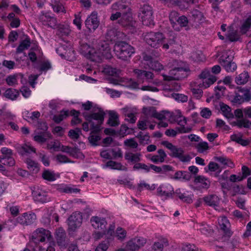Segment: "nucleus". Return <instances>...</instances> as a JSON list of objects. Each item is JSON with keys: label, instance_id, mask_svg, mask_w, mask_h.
<instances>
[{"label": "nucleus", "instance_id": "obj_1", "mask_svg": "<svg viewBox=\"0 0 251 251\" xmlns=\"http://www.w3.org/2000/svg\"><path fill=\"white\" fill-rule=\"evenodd\" d=\"M132 33L127 32V35H126L124 32H106L105 36L100 40L97 48L104 58L110 59L112 54L109 44L116 42L114 49L116 55L118 58L126 60L135 52V49L129 44L121 40H129L130 35Z\"/></svg>", "mask_w": 251, "mask_h": 251}, {"label": "nucleus", "instance_id": "obj_2", "mask_svg": "<svg viewBox=\"0 0 251 251\" xmlns=\"http://www.w3.org/2000/svg\"><path fill=\"white\" fill-rule=\"evenodd\" d=\"M105 114L101 108H97L93 109L90 112H84L83 116L90 124L91 129L93 130V132H100Z\"/></svg>", "mask_w": 251, "mask_h": 251}, {"label": "nucleus", "instance_id": "obj_3", "mask_svg": "<svg viewBox=\"0 0 251 251\" xmlns=\"http://www.w3.org/2000/svg\"><path fill=\"white\" fill-rule=\"evenodd\" d=\"M189 69L187 68L176 67L170 71L171 75H163V79L168 81L169 85H172L171 89L178 90L180 88V85L178 83L173 80H179L186 77L188 75Z\"/></svg>", "mask_w": 251, "mask_h": 251}, {"label": "nucleus", "instance_id": "obj_4", "mask_svg": "<svg viewBox=\"0 0 251 251\" xmlns=\"http://www.w3.org/2000/svg\"><path fill=\"white\" fill-rule=\"evenodd\" d=\"M161 144L171 151L169 155L174 158H177L182 162H188L191 157L189 155H184V150L181 148H178L167 141H162Z\"/></svg>", "mask_w": 251, "mask_h": 251}, {"label": "nucleus", "instance_id": "obj_5", "mask_svg": "<svg viewBox=\"0 0 251 251\" xmlns=\"http://www.w3.org/2000/svg\"><path fill=\"white\" fill-rule=\"evenodd\" d=\"M139 17L142 24L146 26L154 25L153 11L152 7L148 4H144L140 9Z\"/></svg>", "mask_w": 251, "mask_h": 251}, {"label": "nucleus", "instance_id": "obj_6", "mask_svg": "<svg viewBox=\"0 0 251 251\" xmlns=\"http://www.w3.org/2000/svg\"><path fill=\"white\" fill-rule=\"evenodd\" d=\"M99 51H100L99 50ZM79 52L84 57L93 62H99L101 60V56H100V51L98 53L96 50L91 47L86 43H81L79 47Z\"/></svg>", "mask_w": 251, "mask_h": 251}, {"label": "nucleus", "instance_id": "obj_7", "mask_svg": "<svg viewBox=\"0 0 251 251\" xmlns=\"http://www.w3.org/2000/svg\"><path fill=\"white\" fill-rule=\"evenodd\" d=\"M119 23L125 28V30L136 31L139 29V24L133 20L131 13L129 12L123 13Z\"/></svg>", "mask_w": 251, "mask_h": 251}, {"label": "nucleus", "instance_id": "obj_8", "mask_svg": "<svg viewBox=\"0 0 251 251\" xmlns=\"http://www.w3.org/2000/svg\"><path fill=\"white\" fill-rule=\"evenodd\" d=\"M165 37L162 32H146L144 40L146 43L153 48H158L163 42Z\"/></svg>", "mask_w": 251, "mask_h": 251}, {"label": "nucleus", "instance_id": "obj_9", "mask_svg": "<svg viewBox=\"0 0 251 251\" xmlns=\"http://www.w3.org/2000/svg\"><path fill=\"white\" fill-rule=\"evenodd\" d=\"M52 238L50 232L43 228H39L34 231L31 236V242L36 245L40 242H44L47 239L50 241Z\"/></svg>", "mask_w": 251, "mask_h": 251}, {"label": "nucleus", "instance_id": "obj_10", "mask_svg": "<svg viewBox=\"0 0 251 251\" xmlns=\"http://www.w3.org/2000/svg\"><path fill=\"white\" fill-rule=\"evenodd\" d=\"M147 239L143 237L137 236L128 241L126 248L128 251H138L140 248L145 246Z\"/></svg>", "mask_w": 251, "mask_h": 251}, {"label": "nucleus", "instance_id": "obj_11", "mask_svg": "<svg viewBox=\"0 0 251 251\" xmlns=\"http://www.w3.org/2000/svg\"><path fill=\"white\" fill-rule=\"evenodd\" d=\"M82 221V216L79 212H75L73 213L68 218V226L69 230L74 231L79 227Z\"/></svg>", "mask_w": 251, "mask_h": 251}, {"label": "nucleus", "instance_id": "obj_12", "mask_svg": "<svg viewBox=\"0 0 251 251\" xmlns=\"http://www.w3.org/2000/svg\"><path fill=\"white\" fill-rule=\"evenodd\" d=\"M2 155H0V159H2L3 165L8 166H13L15 164V161L13 158L12 150L3 147L0 150Z\"/></svg>", "mask_w": 251, "mask_h": 251}, {"label": "nucleus", "instance_id": "obj_13", "mask_svg": "<svg viewBox=\"0 0 251 251\" xmlns=\"http://www.w3.org/2000/svg\"><path fill=\"white\" fill-rule=\"evenodd\" d=\"M199 77L200 78L203 79L202 86L204 88L209 87L217 80V77L214 75H211L210 72L206 69L201 73Z\"/></svg>", "mask_w": 251, "mask_h": 251}, {"label": "nucleus", "instance_id": "obj_14", "mask_svg": "<svg viewBox=\"0 0 251 251\" xmlns=\"http://www.w3.org/2000/svg\"><path fill=\"white\" fill-rule=\"evenodd\" d=\"M85 24L86 27L89 30H96L100 25V22L98 20L97 13L92 12L86 20Z\"/></svg>", "mask_w": 251, "mask_h": 251}, {"label": "nucleus", "instance_id": "obj_15", "mask_svg": "<svg viewBox=\"0 0 251 251\" xmlns=\"http://www.w3.org/2000/svg\"><path fill=\"white\" fill-rule=\"evenodd\" d=\"M202 13L199 10H194L192 12V16L189 18V25L194 29H197L200 26L201 22L203 20Z\"/></svg>", "mask_w": 251, "mask_h": 251}, {"label": "nucleus", "instance_id": "obj_16", "mask_svg": "<svg viewBox=\"0 0 251 251\" xmlns=\"http://www.w3.org/2000/svg\"><path fill=\"white\" fill-rule=\"evenodd\" d=\"M36 219V216L34 213H25L17 218V221L23 225H29L33 224Z\"/></svg>", "mask_w": 251, "mask_h": 251}, {"label": "nucleus", "instance_id": "obj_17", "mask_svg": "<svg viewBox=\"0 0 251 251\" xmlns=\"http://www.w3.org/2000/svg\"><path fill=\"white\" fill-rule=\"evenodd\" d=\"M133 73L139 80H142V82H144V79L150 81L154 77L153 74L150 71L136 69L133 70Z\"/></svg>", "mask_w": 251, "mask_h": 251}, {"label": "nucleus", "instance_id": "obj_18", "mask_svg": "<svg viewBox=\"0 0 251 251\" xmlns=\"http://www.w3.org/2000/svg\"><path fill=\"white\" fill-rule=\"evenodd\" d=\"M32 195L35 201L45 203L50 201V197L47 192L40 189H37L32 192Z\"/></svg>", "mask_w": 251, "mask_h": 251}, {"label": "nucleus", "instance_id": "obj_19", "mask_svg": "<svg viewBox=\"0 0 251 251\" xmlns=\"http://www.w3.org/2000/svg\"><path fill=\"white\" fill-rule=\"evenodd\" d=\"M92 226L96 229H100L103 231L106 228L107 222L104 218L98 216L92 217L91 219Z\"/></svg>", "mask_w": 251, "mask_h": 251}, {"label": "nucleus", "instance_id": "obj_20", "mask_svg": "<svg viewBox=\"0 0 251 251\" xmlns=\"http://www.w3.org/2000/svg\"><path fill=\"white\" fill-rule=\"evenodd\" d=\"M172 24H175L176 25H179L181 28H184V30H193L194 28L191 27V25H189V19H188L185 16H181L178 18L175 23L173 20L170 18Z\"/></svg>", "mask_w": 251, "mask_h": 251}, {"label": "nucleus", "instance_id": "obj_21", "mask_svg": "<svg viewBox=\"0 0 251 251\" xmlns=\"http://www.w3.org/2000/svg\"><path fill=\"white\" fill-rule=\"evenodd\" d=\"M174 191L173 188L169 184L164 185L162 184L160 185L157 189V193L159 196H165L167 197L173 198V193Z\"/></svg>", "mask_w": 251, "mask_h": 251}, {"label": "nucleus", "instance_id": "obj_22", "mask_svg": "<svg viewBox=\"0 0 251 251\" xmlns=\"http://www.w3.org/2000/svg\"><path fill=\"white\" fill-rule=\"evenodd\" d=\"M66 234L65 230L61 227L58 228L55 231V238L59 246L64 247L66 244Z\"/></svg>", "mask_w": 251, "mask_h": 251}, {"label": "nucleus", "instance_id": "obj_23", "mask_svg": "<svg viewBox=\"0 0 251 251\" xmlns=\"http://www.w3.org/2000/svg\"><path fill=\"white\" fill-rule=\"evenodd\" d=\"M169 245V241L167 239L161 237L157 241L155 242L151 248L152 251H163L165 247Z\"/></svg>", "mask_w": 251, "mask_h": 251}, {"label": "nucleus", "instance_id": "obj_24", "mask_svg": "<svg viewBox=\"0 0 251 251\" xmlns=\"http://www.w3.org/2000/svg\"><path fill=\"white\" fill-rule=\"evenodd\" d=\"M205 204L209 206L215 207L219 205L220 199L216 195H209L203 198Z\"/></svg>", "mask_w": 251, "mask_h": 251}, {"label": "nucleus", "instance_id": "obj_25", "mask_svg": "<svg viewBox=\"0 0 251 251\" xmlns=\"http://www.w3.org/2000/svg\"><path fill=\"white\" fill-rule=\"evenodd\" d=\"M233 51L232 50H225L222 53L219 58L220 63L221 65H223V63L232 60L234 57Z\"/></svg>", "mask_w": 251, "mask_h": 251}, {"label": "nucleus", "instance_id": "obj_26", "mask_svg": "<svg viewBox=\"0 0 251 251\" xmlns=\"http://www.w3.org/2000/svg\"><path fill=\"white\" fill-rule=\"evenodd\" d=\"M192 177L191 174L187 171H178L175 173L172 178L178 180H189Z\"/></svg>", "mask_w": 251, "mask_h": 251}, {"label": "nucleus", "instance_id": "obj_27", "mask_svg": "<svg viewBox=\"0 0 251 251\" xmlns=\"http://www.w3.org/2000/svg\"><path fill=\"white\" fill-rule=\"evenodd\" d=\"M158 155H154L151 158V160L155 164L163 163L165 161L167 157V154L162 149H159L157 151Z\"/></svg>", "mask_w": 251, "mask_h": 251}, {"label": "nucleus", "instance_id": "obj_28", "mask_svg": "<svg viewBox=\"0 0 251 251\" xmlns=\"http://www.w3.org/2000/svg\"><path fill=\"white\" fill-rule=\"evenodd\" d=\"M247 32H226V42H230L241 41V35Z\"/></svg>", "mask_w": 251, "mask_h": 251}, {"label": "nucleus", "instance_id": "obj_29", "mask_svg": "<svg viewBox=\"0 0 251 251\" xmlns=\"http://www.w3.org/2000/svg\"><path fill=\"white\" fill-rule=\"evenodd\" d=\"M163 3L169 6H180L183 3H193L194 0H160Z\"/></svg>", "mask_w": 251, "mask_h": 251}, {"label": "nucleus", "instance_id": "obj_30", "mask_svg": "<svg viewBox=\"0 0 251 251\" xmlns=\"http://www.w3.org/2000/svg\"><path fill=\"white\" fill-rule=\"evenodd\" d=\"M18 152L21 155H27L31 152H35V149L32 147L25 144L17 148Z\"/></svg>", "mask_w": 251, "mask_h": 251}, {"label": "nucleus", "instance_id": "obj_31", "mask_svg": "<svg viewBox=\"0 0 251 251\" xmlns=\"http://www.w3.org/2000/svg\"><path fill=\"white\" fill-rule=\"evenodd\" d=\"M56 20L54 18H50L49 22V25L51 27L54 29H57L58 31H63V30H69V26L68 25H64L56 24Z\"/></svg>", "mask_w": 251, "mask_h": 251}, {"label": "nucleus", "instance_id": "obj_32", "mask_svg": "<svg viewBox=\"0 0 251 251\" xmlns=\"http://www.w3.org/2000/svg\"><path fill=\"white\" fill-rule=\"evenodd\" d=\"M63 152L69 154L71 156L75 157L80 152V150L77 147L72 148L69 146L62 145L60 150Z\"/></svg>", "mask_w": 251, "mask_h": 251}, {"label": "nucleus", "instance_id": "obj_33", "mask_svg": "<svg viewBox=\"0 0 251 251\" xmlns=\"http://www.w3.org/2000/svg\"><path fill=\"white\" fill-rule=\"evenodd\" d=\"M126 8L128 10L129 9L128 7L127 0H121L113 3L111 6L112 10L115 11H122Z\"/></svg>", "mask_w": 251, "mask_h": 251}, {"label": "nucleus", "instance_id": "obj_34", "mask_svg": "<svg viewBox=\"0 0 251 251\" xmlns=\"http://www.w3.org/2000/svg\"><path fill=\"white\" fill-rule=\"evenodd\" d=\"M241 31H248L251 29V15L247 16L241 21Z\"/></svg>", "mask_w": 251, "mask_h": 251}, {"label": "nucleus", "instance_id": "obj_35", "mask_svg": "<svg viewBox=\"0 0 251 251\" xmlns=\"http://www.w3.org/2000/svg\"><path fill=\"white\" fill-rule=\"evenodd\" d=\"M249 78V75L248 73L246 71H244L235 77V81L238 85H243L248 81Z\"/></svg>", "mask_w": 251, "mask_h": 251}, {"label": "nucleus", "instance_id": "obj_36", "mask_svg": "<svg viewBox=\"0 0 251 251\" xmlns=\"http://www.w3.org/2000/svg\"><path fill=\"white\" fill-rule=\"evenodd\" d=\"M104 73L111 76H118L121 74V70L110 65H106L104 68Z\"/></svg>", "mask_w": 251, "mask_h": 251}, {"label": "nucleus", "instance_id": "obj_37", "mask_svg": "<svg viewBox=\"0 0 251 251\" xmlns=\"http://www.w3.org/2000/svg\"><path fill=\"white\" fill-rule=\"evenodd\" d=\"M30 46V39L26 37L25 39L23 40L16 49V53H22L24 50L27 49Z\"/></svg>", "mask_w": 251, "mask_h": 251}, {"label": "nucleus", "instance_id": "obj_38", "mask_svg": "<svg viewBox=\"0 0 251 251\" xmlns=\"http://www.w3.org/2000/svg\"><path fill=\"white\" fill-rule=\"evenodd\" d=\"M57 190L60 192L65 193H77L80 190L77 188H72L67 185H60L57 187Z\"/></svg>", "mask_w": 251, "mask_h": 251}, {"label": "nucleus", "instance_id": "obj_39", "mask_svg": "<svg viewBox=\"0 0 251 251\" xmlns=\"http://www.w3.org/2000/svg\"><path fill=\"white\" fill-rule=\"evenodd\" d=\"M118 118L119 117L116 112L114 111H111L109 113V118L108 121V124L112 126H118L120 124Z\"/></svg>", "mask_w": 251, "mask_h": 251}, {"label": "nucleus", "instance_id": "obj_40", "mask_svg": "<svg viewBox=\"0 0 251 251\" xmlns=\"http://www.w3.org/2000/svg\"><path fill=\"white\" fill-rule=\"evenodd\" d=\"M146 189L148 190H154L155 189V185L154 184L150 185L149 184L146 183L145 181H141L138 184L137 187V190L141 192L144 189Z\"/></svg>", "mask_w": 251, "mask_h": 251}, {"label": "nucleus", "instance_id": "obj_41", "mask_svg": "<svg viewBox=\"0 0 251 251\" xmlns=\"http://www.w3.org/2000/svg\"><path fill=\"white\" fill-rule=\"evenodd\" d=\"M19 95V92L16 89L12 88H9L7 89L4 93L5 97L11 100H16Z\"/></svg>", "mask_w": 251, "mask_h": 251}, {"label": "nucleus", "instance_id": "obj_42", "mask_svg": "<svg viewBox=\"0 0 251 251\" xmlns=\"http://www.w3.org/2000/svg\"><path fill=\"white\" fill-rule=\"evenodd\" d=\"M215 160L221 163L222 164L229 167L231 168L234 167V164L229 158L225 156L215 157Z\"/></svg>", "mask_w": 251, "mask_h": 251}, {"label": "nucleus", "instance_id": "obj_43", "mask_svg": "<svg viewBox=\"0 0 251 251\" xmlns=\"http://www.w3.org/2000/svg\"><path fill=\"white\" fill-rule=\"evenodd\" d=\"M238 89L245 101H249L251 100V92L249 89L241 87H238Z\"/></svg>", "mask_w": 251, "mask_h": 251}, {"label": "nucleus", "instance_id": "obj_44", "mask_svg": "<svg viewBox=\"0 0 251 251\" xmlns=\"http://www.w3.org/2000/svg\"><path fill=\"white\" fill-rule=\"evenodd\" d=\"M122 82L125 83L123 85L131 89L138 88L139 83L131 78H123Z\"/></svg>", "mask_w": 251, "mask_h": 251}, {"label": "nucleus", "instance_id": "obj_45", "mask_svg": "<svg viewBox=\"0 0 251 251\" xmlns=\"http://www.w3.org/2000/svg\"><path fill=\"white\" fill-rule=\"evenodd\" d=\"M90 135L88 137V140L90 144L93 146H97V142L100 140V137L98 134L100 132H93V130H91Z\"/></svg>", "mask_w": 251, "mask_h": 251}, {"label": "nucleus", "instance_id": "obj_46", "mask_svg": "<svg viewBox=\"0 0 251 251\" xmlns=\"http://www.w3.org/2000/svg\"><path fill=\"white\" fill-rule=\"evenodd\" d=\"M173 194H176L179 199L184 202L190 203L192 201L191 198L188 196H186L185 193H182L180 189H176Z\"/></svg>", "mask_w": 251, "mask_h": 251}, {"label": "nucleus", "instance_id": "obj_47", "mask_svg": "<svg viewBox=\"0 0 251 251\" xmlns=\"http://www.w3.org/2000/svg\"><path fill=\"white\" fill-rule=\"evenodd\" d=\"M69 115V111H62L59 114L54 115L52 120L55 123L59 124Z\"/></svg>", "mask_w": 251, "mask_h": 251}, {"label": "nucleus", "instance_id": "obj_48", "mask_svg": "<svg viewBox=\"0 0 251 251\" xmlns=\"http://www.w3.org/2000/svg\"><path fill=\"white\" fill-rule=\"evenodd\" d=\"M51 134L49 132H45L42 134L37 135L34 137V140L40 143H43L46 142L48 138L51 137Z\"/></svg>", "mask_w": 251, "mask_h": 251}, {"label": "nucleus", "instance_id": "obj_49", "mask_svg": "<svg viewBox=\"0 0 251 251\" xmlns=\"http://www.w3.org/2000/svg\"><path fill=\"white\" fill-rule=\"evenodd\" d=\"M140 153H126L125 155V159L132 162H137L140 160Z\"/></svg>", "mask_w": 251, "mask_h": 251}, {"label": "nucleus", "instance_id": "obj_50", "mask_svg": "<svg viewBox=\"0 0 251 251\" xmlns=\"http://www.w3.org/2000/svg\"><path fill=\"white\" fill-rule=\"evenodd\" d=\"M222 66L227 72H233L237 68L236 63L233 62L232 60L227 61V63L226 62V63L224 62Z\"/></svg>", "mask_w": 251, "mask_h": 251}, {"label": "nucleus", "instance_id": "obj_51", "mask_svg": "<svg viewBox=\"0 0 251 251\" xmlns=\"http://www.w3.org/2000/svg\"><path fill=\"white\" fill-rule=\"evenodd\" d=\"M219 223L221 229L225 233H227L229 231L228 226L229 223L227 218L225 217H223Z\"/></svg>", "mask_w": 251, "mask_h": 251}, {"label": "nucleus", "instance_id": "obj_52", "mask_svg": "<svg viewBox=\"0 0 251 251\" xmlns=\"http://www.w3.org/2000/svg\"><path fill=\"white\" fill-rule=\"evenodd\" d=\"M80 112L79 111H76L75 109L71 110L70 111V114L73 116L74 117L72 120L71 123L73 125H76L80 124L82 121L78 118Z\"/></svg>", "mask_w": 251, "mask_h": 251}, {"label": "nucleus", "instance_id": "obj_53", "mask_svg": "<svg viewBox=\"0 0 251 251\" xmlns=\"http://www.w3.org/2000/svg\"><path fill=\"white\" fill-rule=\"evenodd\" d=\"M221 110L223 115L227 118H230L233 116L231 112V108L226 104L222 103L220 104Z\"/></svg>", "mask_w": 251, "mask_h": 251}, {"label": "nucleus", "instance_id": "obj_54", "mask_svg": "<svg viewBox=\"0 0 251 251\" xmlns=\"http://www.w3.org/2000/svg\"><path fill=\"white\" fill-rule=\"evenodd\" d=\"M23 77L22 75H9L6 78V81L8 85L13 86L17 83V79L19 77L22 79Z\"/></svg>", "mask_w": 251, "mask_h": 251}, {"label": "nucleus", "instance_id": "obj_55", "mask_svg": "<svg viewBox=\"0 0 251 251\" xmlns=\"http://www.w3.org/2000/svg\"><path fill=\"white\" fill-rule=\"evenodd\" d=\"M230 139L232 141H235L236 143L244 146H247L249 143L248 141L242 138L241 135L233 134L230 136Z\"/></svg>", "mask_w": 251, "mask_h": 251}, {"label": "nucleus", "instance_id": "obj_56", "mask_svg": "<svg viewBox=\"0 0 251 251\" xmlns=\"http://www.w3.org/2000/svg\"><path fill=\"white\" fill-rule=\"evenodd\" d=\"M25 162L27 164L28 169H29L30 171H35V172L38 171L39 169L38 167V164L36 162L34 161L30 158H27L26 159Z\"/></svg>", "mask_w": 251, "mask_h": 251}, {"label": "nucleus", "instance_id": "obj_57", "mask_svg": "<svg viewBox=\"0 0 251 251\" xmlns=\"http://www.w3.org/2000/svg\"><path fill=\"white\" fill-rule=\"evenodd\" d=\"M106 166L112 169H116L119 170H123V166L121 163H118L112 160L108 161L106 164Z\"/></svg>", "mask_w": 251, "mask_h": 251}, {"label": "nucleus", "instance_id": "obj_58", "mask_svg": "<svg viewBox=\"0 0 251 251\" xmlns=\"http://www.w3.org/2000/svg\"><path fill=\"white\" fill-rule=\"evenodd\" d=\"M81 130L79 128H75V129H71L69 131L68 136L73 140H77L79 137Z\"/></svg>", "mask_w": 251, "mask_h": 251}, {"label": "nucleus", "instance_id": "obj_59", "mask_svg": "<svg viewBox=\"0 0 251 251\" xmlns=\"http://www.w3.org/2000/svg\"><path fill=\"white\" fill-rule=\"evenodd\" d=\"M126 236V231L121 227H118L116 230V237L118 240L123 241Z\"/></svg>", "mask_w": 251, "mask_h": 251}, {"label": "nucleus", "instance_id": "obj_60", "mask_svg": "<svg viewBox=\"0 0 251 251\" xmlns=\"http://www.w3.org/2000/svg\"><path fill=\"white\" fill-rule=\"evenodd\" d=\"M199 230L203 234L208 235L213 233V230L211 227L205 223H202L200 226Z\"/></svg>", "mask_w": 251, "mask_h": 251}, {"label": "nucleus", "instance_id": "obj_61", "mask_svg": "<svg viewBox=\"0 0 251 251\" xmlns=\"http://www.w3.org/2000/svg\"><path fill=\"white\" fill-rule=\"evenodd\" d=\"M51 68V64L50 62L48 61H44L41 62L39 70L41 72V74L43 72H47L48 70Z\"/></svg>", "mask_w": 251, "mask_h": 251}, {"label": "nucleus", "instance_id": "obj_62", "mask_svg": "<svg viewBox=\"0 0 251 251\" xmlns=\"http://www.w3.org/2000/svg\"><path fill=\"white\" fill-rule=\"evenodd\" d=\"M42 177L44 179L50 181H52L55 180L54 174L49 170H46L43 173Z\"/></svg>", "mask_w": 251, "mask_h": 251}, {"label": "nucleus", "instance_id": "obj_63", "mask_svg": "<svg viewBox=\"0 0 251 251\" xmlns=\"http://www.w3.org/2000/svg\"><path fill=\"white\" fill-rule=\"evenodd\" d=\"M236 125L240 128L243 127L245 128H249L251 126V123L247 119H242L237 121Z\"/></svg>", "mask_w": 251, "mask_h": 251}, {"label": "nucleus", "instance_id": "obj_64", "mask_svg": "<svg viewBox=\"0 0 251 251\" xmlns=\"http://www.w3.org/2000/svg\"><path fill=\"white\" fill-rule=\"evenodd\" d=\"M109 245L108 241H103L99 244L95 251H106L108 249Z\"/></svg>", "mask_w": 251, "mask_h": 251}]
</instances>
